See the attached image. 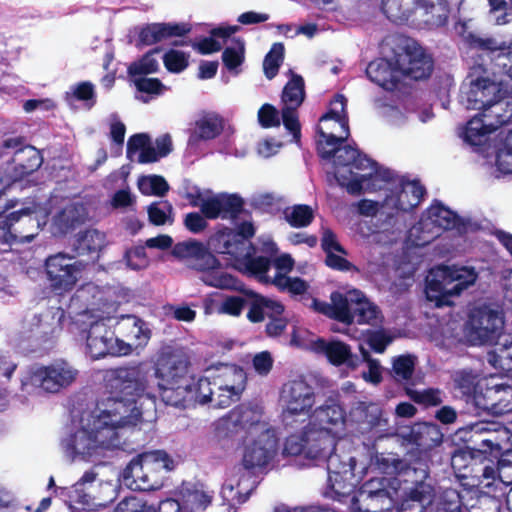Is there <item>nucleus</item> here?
I'll list each match as a JSON object with an SVG mask.
<instances>
[{"label":"nucleus","mask_w":512,"mask_h":512,"mask_svg":"<svg viewBox=\"0 0 512 512\" xmlns=\"http://www.w3.org/2000/svg\"><path fill=\"white\" fill-rule=\"evenodd\" d=\"M150 371L144 364L117 367L105 375L106 389L111 402L110 410L91 412L87 424L103 453L107 450H124L128 426H136L142 416L137 401L147 392Z\"/></svg>","instance_id":"f257e3e1"},{"label":"nucleus","mask_w":512,"mask_h":512,"mask_svg":"<svg viewBox=\"0 0 512 512\" xmlns=\"http://www.w3.org/2000/svg\"><path fill=\"white\" fill-rule=\"evenodd\" d=\"M255 429H264L262 414L250 406L238 405L213 423L212 442L227 450L253 436Z\"/></svg>","instance_id":"f03ea898"},{"label":"nucleus","mask_w":512,"mask_h":512,"mask_svg":"<svg viewBox=\"0 0 512 512\" xmlns=\"http://www.w3.org/2000/svg\"><path fill=\"white\" fill-rule=\"evenodd\" d=\"M316 131L320 137L316 143L317 154L323 160L334 159L336 171L346 173L348 169L360 171L369 168L370 159L359 149L350 145L342 146L348 139V137L343 138L344 131L326 132L320 126Z\"/></svg>","instance_id":"7ed1b4c3"},{"label":"nucleus","mask_w":512,"mask_h":512,"mask_svg":"<svg viewBox=\"0 0 512 512\" xmlns=\"http://www.w3.org/2000/svg\"><path fill=\"white\" fill-rule=\"evenodd\" d=\"M335 440L329 427L307 422L300 433H292L286 437L284 452L291 456L305 454L308 458L324 459L335 450Z\"/></svg>","instance_id":"20e7f679"},{"label":"nucleus","mask_w":512,"mask_h":512,"mask_svg":"<svg viewBox=\"0 0 512 512\" xmlns=\"http://www.w3.org/2000/svg\"><path fill=\"white\" fill-rule=\"evenodd\" d=\"M466 90H462L461 102L469 110L481 111L497 97L508 96L509 91L489 77L487 64L484 62L470 67L465 79Z\"/></svg>","instance_id":"39448f33"},{"label":"nucleus","mask_w":512,"mask_h":512,"mask_svg":"<svg viewBox=\"0 0 512 512\" xmlns=\"http://www.w3.org/2000/svg\"><path fill=\"white\" fill-rule=\"evenodd\" d=\"M78 370L65 360H56L48 365L28 368L21 379L22 390L38 388L46 393H58L72 385Z\"/></svg>","instance_id":"423d86ee"},{"label":"nucleus","mask_w":512,"mask_h":512,"mask_svg":"<svg viewBox=\"0 0 512 512\" xmlns=\"http://www.w3.org/2000/svg\"><path fill=\"white\" fill-rule=\"evenodd\" d=\"M139 364H144L148 367L151 375L149 384L153 377L159 380L158 383H177L178 381L185 380L187 377L192 376L190 374L192 365L191 357L187 350L179 345L166 344L158 350L153 372L152 367L147 363L139 362ZM136 365H138V363ZM149 388L150 385L147 390L149 395L147 393H144V395L151 398L152 394ZM153 398H155V396H153Z\"/></svg>","instance_id":"0eeeda50"},{"label":"nucleus","mask_w":512,"mask_h":512,"mask_svg":"<svg viewBox=\"0 0 512 512\" xmlns=\"http://www.w3.org/2000/svg\"><path fill=\"white\" fill-rule=\"evenodd\" d=\"M392 478L379 477L365 481L352 497L350 512H391L397 489Z\"/></svg>","instance_id":"6e6552de"},{"label":"nucleus","mask_w":512,"mask_h":512,"mask_svg":"<svg viewBox=\"0 0 512 512\" xmlns=\"http://www.w3.org/2000/svg\"><path fill=\"white\" fill-rule=\"evenodd\" d=\"M87 263L65 253L50 255L45 260L44 268L49 288L56 295L71 292L82 276Z\"/></svg>","instance_id":"1a4fd4ad"},{"label":"nucleus","mask_w":512,"mask_h":512,"mask_svg":"<svg viewBox=\"0 0 512 512\" xmlns=\"http://www.w3.org/2000/svg\"><path fill=\"white\" fill-rule=\"evenodd\" d=\"M504 318L488 306L471 310L465 324V335L472 345L493 344L503 334Z\"/></svg>","instance_id":"9d476101"},{"label":"nucleus","mask_w":512,"mask_h":512,"mask_svg":"<svg viewBox=\"0 0 512 512\" xmlns=\"http://www.w3.org/2000/svg\"><path fill=\"white\" fill-rule=\"evenodd\" d=\"M256 437L250 445L244 448L241 467L249 476L266 468L277 453L278 443L273 431L264 421V429H255Z\"/></svg>","instance_id":"9b49d317"},{"label":"nucleus","mask_w":512,"mask_h":512,"mask_svg":"<svg viewBox=\"0 0 512 512\" xmlns=\"http://www.w3.org/2000/svg\"><path fill=\"white\" fill-rule=\"evenodd\" d=\"M174 461L162 450L145 452L134 457L124 469V478L140 482L139 488H154L153 475L161 470H172Z\"/></svg>","instance_id":"f8f14e48"},{"label":"nucleus","mask_w":512,"mask_h":512,"mask_svg":"<svg viewBox=\"0 0 512 512\" xmlns=\"http://www.w3.org/2000/svg\"><path fill=\"white\" fill-rule=\"evenodd\" d=\"M114 333L118 340V355H130L133 350L144 348L151 339L152 331L147 322L134 314L118 317Z\"/></svg>","instance_id":"ddd939ff"},{"label":"nucleus","mask_w":512,"mask_h":512,"mask_svg":"<svg viewBox=\"0 0 512 512\" xmlns=\"http://www.w3.org/2000/svg\"><path fill=\"white\" fill-rule=\"evenodd\" d=\"M454 388L459 391L466 402H472L478 409L490 410L496 405L495 401H490V395L500 391H510L512 393V386L508 384H496L493 387L487 388L483 393L480 379L477 374L471 370H460L455 372L453 376Z\"/></svg>","instance_id":"4468645a"},{"label":"nucleus","mask_w":512,"mask_h":512,"mask_svg":"<svg viewBox=\"0 0 512 512\" xmlns=\"http://www.w3.org/2000/svg\"><path fill=\"white\" fill-rule=\"evenodd\" d=\"M405 465L399 471L397 480L399 484H404V490H417L422 492L424 498L428 493H436L435 485L432 477L430 476L429 461L425 456L415 454H404Z\"/></svg>","instance_id":"2eb2a0df"},{"label":"nucleus","mask_w":512,"mask_h":512,"mask_svg":"<svg viewBox=\"0 0 512 512\" xmlns=\"http://www.w3.org/2000/svg\"><path fill=\"white\" fill-rule=\"evenodd\" d=\"M1 147L13 150L10 175L14 181L23 180L33 174L43 163L40 151L31 145L24 144L23 137L5 139Z\"/></svg>","instance_id":"dca6fc26"},{"label":"nucleus","mask_w":512,"mask_h":512,"mask_svg":"<svg viewBox=\"0 0 512 512\" xmlns=\"http://www.w3.org/2000/svg\"><path fill=\"white\" fill-rule=\"evenodd\" d=\"M328 472V485L338 496L348 495L353 484L356 459L350 454L340 455L332 450L325 458Z\"/></svg>","instance_id":"f3484780"},{"label":"nucleus","mask_w":512,"mask_h":512,"mask_svg":"<svg viewBox=\"0 0 512 512\" xmlns=\"http://www.w3.org/2000/svg\"><path fill=\"white\" fill-rule=\"evenodd\" d=\"M403 439L413 447L406 453L425 456L426 460L431 459L432 450L443 441V434L439 427L433 423H416L412 425Z\"/></svg>","instance_id":"a211bd4d"},{"label":"nucleus","mask_w":512,"mask_h":512,"mask_svg":"<svg viewBox=\"0 0 512 512\" xmlns=\"http://www.w3.org/2000/svg\"><path fill=\"white\" fill-rule=\"evenodd\" d=\"M118 340L103 318L90 323L86 330V349L93 359L118 355Z\"/></svg>","instance_id":"6ab92c4d"},{"label":"nucleus","mask_w":512,"mask_h":512,"mask_svg":"<svg viewBox=\"0 0 512 512\" xmlns=\"http://www.w3.org/2000/svg\"><path fill=\"white\" fill-rule=\"evenodd\" d=\"M396 62L400 75L416 81L429 78L434 65L421 47L409 45L401 53H396Z\"/></svg>","instance_id":"aec40b11"},{"label":"nucleus","mask_w":512,"mask_h":512,"mask_svg":"<svg viewBox=\"0 0 512 512\" xmlns=\"http://www.w3.org/2000/svg\"><path fill=\"white\" fill-rule=\"evenodd\" d=\"M244 210V200L237 194L221 193L202 201L200 211L210 220H235Z\"/></svg>","instance_id":"412c9836"},{"label":"nucleus","mask_w":512,"mask_h":512,"mask_svg":"<svg viewBox=\"0 0 512 512\" xmlns=\"http://www.w3.org/2000/svg\"><path fill=\"white\" fill-rule=\"evenodd\" d=\"M281 401L283 409L310 414L315 404L314 389L304 380L289 381L282 388Z\"/></svg>","instance_id":"4be33fe9"},{"label":"nucleus","mask_w":512,"mask_h":512,"mask_svg":"<svg viewBox=\"0 0 512 512\" xmlns=\"http://www.w3.org/2000/svg\"><path fill=\"white\" fill-rule=\"evenodd\" d=\"M192 26L189 23H149L138 32V45L151 46L172 37H183L189 34Z\"/></svg>","instance_id":"5701e85b"},{"label":"nucleus","mask_w":512,"mask_h":512,"mask_svg":"<svg viewBox=\"0 0 512 512\" xmlns=\"http://www.w3.org/2000/svg\"><path fill=\"white\" fill-rule=\"evenodd\" d=\"M11 230L15 243H30L41 230L35 209L26 207L9 214Z\"/></svg>","instance_id":"b1692460"},{"label":"nucleus","mask_w":512,"mask_h":512,"mask_svg":"<svg viewBox=\"0 0 512 512\" xmlns=\"http://www.w3.org/2000/svg\"><path fill=\"white\" fill-rule=\"evenodd\" d=\"M366 75L373 83L377 84L386 91L392 92L398 88L400 83V72L396 62L386 58H376L372 60L367 68Z\"/></svg>","instance_id":"393cba45"},{"label":"nucleus","mask_w":512,"mask_h":512,"mask_svg":"<svg viewBox=\"0 0 512 512\" xmlns=\"http://www.w3.org/2000/svg\"><path fill=\"white\" fill-rule=\"evenodd\" d=\"M61 446L72 460L77 456L86 458L102 454L87 423L64 438L61 441Z\"/></svg>","instance_id":"a878e982"},{"label":"nucleus","mask_w":512,"mask_h":512,"mask_svg":"<svg viewBox=\"0 0 512 512\" xmlns=\"http://www.w3.org/2000/svg\"><path fill=\"white\" fill-rule=\"evenodd\" d=\"M450 14L447 0H417L414 21L422 22L429 29L446 26Z\"/></svg>","instance_id":"bb28decb"},{"label":"nucleus","mask_w":512,"mask_h":512,"mask_svg":"<svg viewBox=\"0 0 512 512\" xmlns=\"http://www.w3.org/2000/svg\"><path fill=\"white\" fill-rule=\"evenodd\" d=\"M161 400L169 406L187 408L195 405L192 376L177 383H157Z\"/></svg>","instance_id":"cd10ccee"},{"label":"nucleus","mask_w":512,"mask_h":512,"mask_svg":"<svg viewBox=\"0 0 512 512\" xmlns=\"http://www.w3.org/2000/svg\"><path fill=\"white\" fill-rule=\"evenodd\" d=\"M314 347L316 352L324 354L334 366L346 365L355 369L361 362L359 357L352 353L350 345L340 340L326 341L319 338L315 341Z\"/></svg>","instance_id":"c85d7f7f"},{"label":"nucleus","mask_w":512,"mask_h":512,"mask_svg":"<svg viewBox=\"0 0 512 512\" xmlns=\"http://www.w3.org/2000/svg\"><path fill=\"white\" fill-rule=\"evenodd\" d=\"M426 214L427 219H421V221L418 223V226H414L410 230V236H415L417 232L423 230L425 226H428V220L431 224H434L435 226L444 230L459 228L462 225L461 217L451 209L445 207L440 202L432 204L427 209Z\"/></svg>","instance_id":"c756f323"},{"label":"nucleus","mask_w":512,"mask_h":512,"mask_svg":"<svg viewBox=\"0 0 512 512\" xmlns=\"http://www.w3.org/2000/svg\"><path fill=\"white\" fill-rule=\"evenodd\" d=\"M250 296L253 300L246 317L251 323H260L265 319V316L268 319L283 316L285 307L280 301L266 297L256 291L250 293Z\"/></svg>","instance_id":"7c9ffc66"},{"label":"nucleus","mask_w":512,"mask_h":512,"mask_svg":"<svg viewBox=\"0 0 512 512\" xmlns=\"http://www.w3.org/2000/svg\"><path fill=\"white\" fill-rule=\"evenodd\" d=\"M105 245V235L96 229H86L79 232L72 244L74 256H88L92 261L99 257V252Z\"/></svg>","instance_id":"2f4dec72"},{"label":"nucleus","mask_w":512,"mask_h":512,"mask_svg":"<svg viewBox=\"0 0 512 512\" xmlns=\"http://www.w3.org/2000/svg\"><path fill=\"white\" fill-rule=\"evenodd\" d=\"M87 218L83 204L72 203L65 206L53 218V226L60 235H66L80 227Z\"/></svg>","instance_id":"473e14b6"},{"label":"nucleus","mask_w":512,"mask_h":512,"mask_svg":"<svg viewBox=\"0 0 512 512\" xmlns=\"http://www.w3.org/2000/svg\"><path fill=\"white\" fill-rule=\"evenodd\" d=\"M359 296H361V291L357 289L349 290L345 294L333 291L330 295V301L332 303L334 320L346 325L354 323L355 315L353 316L352 311Z\"/></svg>","instance_id":"72a5a7b5"},{"label":"nucleus","mask_w":512,"mask_h":512,"mask_svg":"<svg viewBox=\"0 0 512 512\" xmlns=\"http://www.w3.org/2000/svg\"><path fill=\"white\" fill-rule=\"evenodd\" d=\"M399 184L401 190L396 199V208L404 212L412 211L422 202L426 189L416 179L408 180L401 178Z\"/></svg>","instance_id":"f704fd0d"},{"label":"nucleus","mask_w":512,"mask_h":512,"mask_svg":"<svg viewBox=\"0 0 512 512\" xmlns=\"http://www.w3.org/2000/svg\"><path fill=\"white\" fill-rule=\"evenodd\" d=\"M506 98L497 97L481 110V116L486 117L487 125L494 131L512 123V102L506 101Z\"/></svg>","instance_id":"c9c22d12"},{"label":"nucleus","mask_w":512,"mask_h":512,"mask_svg":"<svg viewBox=\"0 0 512 512\" xmlns=\"http://www.w3.org/2000/svg\"><path fill=\"white\" fill-rule=\"evenodd\" d=\"M417 0H382L381 11L391 22L404 24L414 21Z\"/></svg>","instance_id":"e433bc0d"},{"label":"nucleus","mask_w":512,"mask_h":512,"mask_svg":"<svg viewBox=\"0 0 512 512\" xmlns=\"http://www.w3.org/2000/svg\"><path fill=\"white\" fill-rule=\"evenodd\" d=\"M493 344L495 348L488 352L487 362L501 372L512 371V335L502 334Z\"/></svg>","instance_id":"4c0bfd02"},{"label":"nucleus","mask_w":512,"mask_h":512,"mask_svg":"<svg viewBox=\"0 0 512 512\" xmlns=\"http://www.w3.org/2000/svg\"><path fill=\"white\" fill-rule=\"evenodd\" d=\"M441 272L444 280L450 285L453 284L449 289L450 295H459L477 280V273L473 268L443 266Z\"/></svg>","instance_id":"58836bf2"},{"label":"nucleus","mask_w":512,"mask_h":512,"mask_svg":"<svg viewBox=\"0 0 512 512\" xmlns=\"http://www.w3.org/2000/svg\"><path fill=\"white\" fill-rule=\"evenodd\" d=\"M224 130V120L219 115H208L195 122V129L189 137V143L212 140L221 135Z\"/></svg>","instance_id":"ea45409f"},{"label":"nucleus","mask_w":512,"mask_h":512,"mask_svg":"<svg viewBox=\"0 0 512 512\" xmlns=\"http://www.w3.org/2000/svg\"><path fill=\"white\" fill-rule=\"evenodd\" d=\"M211 378L213 387L217 391H233L236 388H244L243 375L228 365H220L206 371Z\"/></svg>","instance_id":"a19ab883"},{"label":"nucleus","mask_w":512,"mask_h":512,"mask_svg":"<svg viewBox=\"0 0 512 512\" xmlns=\"http://www.w3.org/2000/svg\"><path fill=\"white\" fill-rule=\"evenodd\" d=\"M65 320V310L61 306H49L37 316V325L41 334L52 338L61 333Z\"/></svg>","instance_id":"79ce46f5"},{"label":"nucleus","mask_w":512,"mask_h":512,"mask_svg":"<svg viewBox=\"0 0 512 512\" xmlns=\"http://www.w3.org/2000/svg\"><path fill=\"white\" fill-rule=\"evenodd\" d=\"M308 421L324 427L336 426L344 423L345 411L340 404L330 398L313 411L311 420Z\"/></svg>","instance_id":"37998d69"},{"label":"nucleus","mask_w":512,"mask_h":512,"mask_svg":"<svg viewBox=\"0 0 512 512\" xmlns=\"http://www.w3.org/2000/svg\"><path fill=\"white\" fill-rule=\"evenodd\" d=\"M240 30L239 26H219L210 31L209 37H203L198 42L192 43V47L202 55L219 52L222 44L215 38L228 39Z\"/></svg>","instance_id":"c03bdc74"},{"label":"nucleus","mask_w":512,"mask_h":512,"mask_svg":"<svg viewBox=\"0 0 512 512\" xmlns=\"http://www.w3.org/2000/svg\"><path fill=\"white\" fill-rule=\"evenodd\" d=\"M346 107L347 98L343 94L338 93L330 101L327 112L324 113L319 119L320 122L333 120L338 126L339 131H344L343 138L349 137L350 135L349 119Z\"/></svg>","instance_id":"a18cd8bd"},{"label":"nucleus","mask_w":512,"mask_h":512,"mask_svg":"<svg viewBox=\"0 0 512 512\" xmlns=\"http://www.w3.org/2000/svg\"><path fill=\"white\" fill-rule=\"evenodd\" d=\"M255 227L252 222L243 221L236 226L235 230L229 233H222L219 238L223 240V249L220 251L224 254H237L238 244H243L244 240H249L255 235Z\"/></svg>","instance_id":"49530a36"},{"label":"nucleus","mask_w":512,"mask_h":512,"mask_svg":"<svg viewBox=\"0 0 512 512\" xmlns=\"http://www.w3.org/2000/svg\"><path fill=\"white\" fill-rule=\"evenodd\" d=\"M241 295H227L223 298L220 306L219 312L222 314H226L233 317H239L245 306L251 307V302L253 298L250 296V293H255L253 289L247 288L245 285H241L239 287H235Z\"/></svg>","instance_id":"de8ad7c7"},{"label":"nucleus","mask_w":512,"mask_h":512,"mask_svg":"<svg viewBox=\"0 0 512 512\" xmlns=\"http://www.w3.org/2000/svg\"><path fill=\"white\" fill-rule=\"evenodd\" d=\"M506 41L498 42L493 37H481L477 34L468 35V43L466 44L469 49L480 52V56H487L492 63L497 61L499 55L503 54L505 50Z\"/></svg>","instance_id":"09e8293b"},{"label":"nucleus","mask_w":512,"mask_h":512,"mask_svg":"<svg viewBox=\"0 0 512 512\" xmlns=\"http://www.w3.org/2000/svg\"><path fill=\"white\" fill-rule=\"evenodd\" d=\"M185 512L205 510L212 502V496L194 486H182L179 491Z\"/></svg>","instance_id":"8fccbe9b"},{"label":"nucleus","mask_w":512,"mask_h":512,"mask_svg":"<svg viewBox=\"0 0 512 512\" xmlns=\"http://www.w3.org/2000/svg\"><path fill=\"white\" fill-rule=\"evenodd\" d=\"M416 358L410 354L399 355L393 359L391 376L395 382L411 387L414 385L412 377L415 371Z\"/></svg>","instance_id":"3c124183"},{"label":"nucleus","mask_w":512,"mask_h":512,"mask_svg":"<svg viewBox=\"0 0 512 512\" xmlns=\"http://www.w3.org/2000/svg\"><path fill=\"white\" fill-rule=\"evenodd\" d=\"M101 291L97 285L92 282L81 285L71 296V305H77L78 312H86L94 309L100 300Z\"/></svg>","instance_id":"603ef678"},{"label":"nucleus","mask_w":512,"mask_h":512,"mask_svg":"<svg viewBox=\"0 0 512 512\" xmlns=\"http://www.w3.org/2000/svg\"><path fill=\"white\" fill-rule=\"evenodd\" d=\"M357 300L352 311L353 316L355 315L354 322L372 326L377 325L381 315L378 306L370 302L363 292H361V296H359Z\"/></svg>","instance_id":"864d4df0"},{"label":"nucleus","mask_w":512,"mask_h":512,"mask_svg":"<svg viewBox=\"0 0 512 512\" xmlns=\"http://www.w3.org/2000/svg\"><path fill=\"white\" fill-rule=\"evenodd\" d=\"M305 97L304 80L302 76L293 74L292 78L285 84L281 100L283 107H298L302 104Z\"/></svg>","instance_id":"5fc2aeb1"},{"label":"nucleus","mask_w":512,"mask_h":512,"mask_svg":"<svg viewBox=\"0 0 512 512\" xmlns=\"http://www.w3.org/2000/svg\"><path fill=\"white\" fill-rule=\"evenodd\" d=\"M495 132L487 125L486 117L481 116V111L471 118L465 128V141L473 146L481 145L484 138Z\"/></svg>","instance_id":"6e6d98bb"},{"label":"nucleus","mask_w":512,"mask_h":512,"mask_svg":"<svg viewBox=\"0 0 512 512\" xmlns=\"http://www.w3.org/2000/svg\"><path fill=\"white\" fill-rule=\"evenodd\" d=\"M284 219L293 228L308 227L314 220V211L307 204H296L286 207L283 211Z\"/></svg>","instance_id":"4d7b16f0"},{"label":"nucleus","mask_w":512,"mask_h":512,"mask_svg":"<svg viewBox=\"0 0 512 512\" xmlns=\"http://www.w3.org/2000/svg\"><path fill=\"white\" fill-rule=\"evenodd\" d=\"M436 493H428L424 498L422 492L417 490L405 491L398 512H426L427 508L434 502Z\"/></svg>","instance_id":"13d9d810"},{"label":"nucleus","mask_w":512,"mask_h":512,"mask_svg":"<svg viewBox=\"0 0 512 512\" xmlns=\"http://www.w3.org/2000/svg\"><path fill=\"white\" fill-rule=\"evenodd\" d=\"M162 51L161 47H154L147 51L139 60L132 62L128 66V74L134 76H145L158 72L159 63L154 57Z\"/></svg>","instance_id":"bf43d9fd"},{"label":"nucleus","mask_w":512,"mask_h":512,"mask_svg":"<svg viewBox=\"0 0 512 512\" xmlns=\"http://www.w3.org/2000/svg\"><path fill=\"white\" fill-rule=\"evenodd\" d=\"M271 263L272 261L269 257L253 256L250 253H247L242 260L244 270L248 275L254 276L265 282H269L267 272L271 267Z\"/></svg>","instance_id":"052dcab7"},{"label":"nucleus","mask_w":512,"mask_h":512,"mask_svg":"<svg viewBox=\"0 0 512 512\" xmlns=\"http://www.w3.org/2000/svg\"><path fill=\"white\" fill-rule=\"evenodd\" d=\"M231 41L234 45L223 50L222 62L229 71H234L245 60V42L240 37H233Z\"/></svg>","instance_id":"680f3d73"},{"label":"nucleus","mask_w":512,"mask_h":512,"mask_svg":"<svg viewBox=\"0 0 512 512\" xmlns=\"http://www.w3.org/2000/svg\"><path fill=\"white\" fill-rule=\"evenodd\" d=\"M284 45L280 42L274 43L263 60V71L265 76L271 80L279 72L284 60Z\"/></svg>","instance_id":"e2e57ef3"},{"label":"nucleus","mask_w":512,"mask_h":512,"mask_svg":"<svg viewBox=\"0 0 512 512\" xmlns=\"http://www.w3.org/2000/svg\"><path fill=\"white\" fill-rule=\"evenodd\" d=\"M192 391L195 392V404L213 402L216 390L209 375L198 378L192 375Z\"/></svg>","instance_id":"0e129e2a"},{"label":"nucleus","mask_w":512,"mask_h":512,"mask_svg":"<svg viewBox=\"0 0 512 512\" xmlns=\"http://www.w3.org/2000/svg\"><path fill=\"white\" fill-rule=\"evenodd\" d=\"M138 185L142 193L158 197L164 196L169 190L168 182L160 175L143 177L139 180Z\"/></svg>","instance_id":"69168bd1"},{"label":"nucleus","mask_w":512,"mask_h":512,"mask_svg":"<svg viewBox=\"0 0 512 512\" xmlns=\"http://www.w3.org/2000/svg\"><path fill=\"white\" fill-rule=\"evenodd\" d=\"M406 394L417 404L425 407H434L442 403L441 390L438 388H428L423 391H417L411 387H406Z\"/></svg>","instance_id":"338daca9"},{"label":"nucleus","mask_w":512,"mask_h":512,"mask_svg":"<svg viewBox=\"0 0 512 512\" xmlns=\"http://www.w3.org/2000/svg\"><path fill=\"white\" fill-rule=\"evenodd\" d=\"M165 68L171 73H181L189 65V55L183 51L170 49L163 55Z\"/></svg>","instance_id":"774afa93"}]
</instances>
